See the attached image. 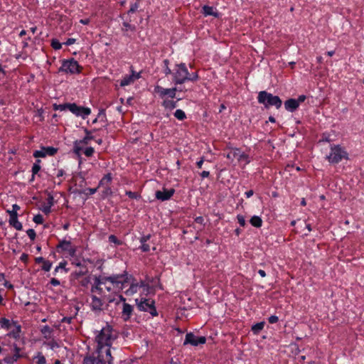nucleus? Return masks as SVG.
I'll use <instances>...</instances> for the list:
<instances>
[{"instance_id": "nucleus-6", "label": "nucleus", "mask_w": 364, "mask_h": 364, "mask_svg": "<svg viewBox=\"0 0 364 364\" xmlns=\"http://www.w3.org/2000/svg\"><path fill=\"white\" fill-rule=\"evenodd\" d=\"M82 71V67L73 58L62 60L61 66L58 68V73L70 75L79 74Z\"/></svg>"}, {"instance_id": "nucleus-3", "label": "nucleus", "mask_w": 364, "mask_h": 364, "mask_svg": "<svg viewBox=\"0 0 364 364\" xmlns=\"http://www.w3.org/2000/svg\"><path fill=\"white\" fill-rule=\"evenodd\" d=\"M257 101L265 108L275 107L277 109H279L282 105V101L279 96L273 95L267 91H260L258 93Z\"/></svg>"}, {"instance_id": "nucleus-61", "label": "nucleus", "mask_w": 364, "mask_h": 364, "mask_svg": "<svg viewBox=\"0 0 364 364\" xmlns=\"http://www.w3.org/2000/svg\"><path fill=\"white\" fill-rule=\"evenodd\" d=\"M87 272V269L86 267H82V268H80L78 272H77V276H83L86 274Z\"/></svg>"}, {"instance_id": "nucleus-62", "label": "nucleus", "mask_w": 364, "mask_h": 364, "mask_svg": "<svg viewBox=\"0 0 364 364\" xmlns=\"http://www.w3.org/2000/svg\"><path fill=\"white\" fill-rule=\"evenodd\" d=\"M150 238H151V235L149 234V235H144V236L141 237L139 239V241L141 243L147 242V241H149L150 240Z\"/></svg>"}, {"instance_id": "nucleus-50", "label": "nucleus", "mask_w": 364, "mask_h": 364, "mask_svg": "<svg viewBox=\"0 0 364 364\" xmlns=\"http://www.w3.org/2000/svg\"><path fill=\"white\" fill-rule=\"evenodd\" d=\"M33 220L36 224H42L43 223V218L41 214H38L33 217Z\"/></svg>"}, {"instance_id": "nucleus-8", "label": "nucleus", "mask_w": 364, "mask_h": 364, "mask_svg": "<svg viewBox=\"0 0 364 364\" xmlns=\"http://www.w3.org/2000/svg\"><path fill=\"white\" fill-rule=\"evenodd\" d=\"M137 308L141 311L149 312L153 317L158 316V312L155 307V301L151 299L141 298L139 301L136 299Z\"/></svg>"}, {"instance_id": "nucleus-34", "label": "nucleus", "mask_w": 364, "mask_h": 364, "mask_svg": "<svg viewBox=\"0 0 364 364\" xmlns=\"http://www.w3.org/2000/svg\"><path fill=\"white\" fill-rule=\"evenodd\" d=\"M41 332L46 339H48L50 338L53 329L49 326L46 325L41 328Z\"/></svg>"}, {"instance_id": "nucleus-25", "label": "nucleus", "mask_w": 364, "mask_h": 364, "mask_svg": "<svg viewBox=\"0 0 364 364\" xmlns=\"http://www.w3.org/2000/svg\"><path fill=\"white\" fill-rule=\"evenodd\" d=\"M112 181V174L111 173H108L105 174L100 181L97 188H104L110 186V184Z\"/></svg>"}, {"instance_id": "nucleus-15", "label": "nucleus", "mask_w": 364, "mask_h": 364, "mask_svg": "<svg viewBox=\"0 0 364 364\" xmlns=\"http://www.w3.org/2000/svg\"><path fill=\"white\" fill-rule=\"evenodd\" d=\"M141 77V72L136 73L131 67V74L124 75L120 81V86L125 87L132 84L136 80Z\"/></svg>"}, {"instance_id": "nucleus-28", "label": "nucleus", "mask_w": 364, "mask_h": 364, "mask_svg": "<svg viewBox=\"0 0 364 364\" xmlns=\"http://www.w3.org/2000/svg\"><path fill=\"white\" fill-rule=\"evenodd\" d=\"M82 144L80 143L79 140H76L73 143V153L77 155L78 157L81 156L82 151L83 150Z\"/></svg>"}, {"instance_id": "nucleus-35", "label": "nucleus", "mask_w": 364, "mask_h": 364, "mask_svg": "<svg viewBox=\"0 0 364 364\" xmlns=\"http://www.w3.org/2000/svg\"><path fill=\"white\" fill-rule=\"evenodd\" d=\"M162 68H163V73H164V75L166 76L171 75L173 70H171L169 68V60L168 59H165L163 60Z\"/></svg>"}, {"instance_id": "nucleus-46", "label": "nucleus", "mask_w": 364, "mask_h": 364, "mask_svg": "<svg viewBox=\"0 0 364 364\" xmlns=\"http://www.w3.org/2000/svg\"><path fill=\"white\" fill-rule=\"evenodd\" d=\"M98 120L101 121V122H105L107 121V116H106V113H105V110L102 109L100 110L98 114Z\"/></svg>"}, {"instance_id": "nucleus-37", "label": "nucleus", "mask_w": 364, "mask_h": 364, "mask_svg": "<svg viewBox=\"0 0 364 364\" xmlns=\"http://www.w3.org/2000/svg\"><path fill=\"white\" fill-rule=\"evenodd\" d=\"M71 105V103H64V104H54L53 105V108L54 110H60V111H64L66 109L69 110V106Z\"/></svg>"}, {"instance_id": "nucleus-13", "label": "nucleus", "mask_w": 364, "mask_h": 364, "mask_svg": "<svg viewBox=\"0 0 364 364\" xmlns=\"http://www.w3.org/2000/svg\"><path fill=\"white\" fill-rule=\"evenodd\" d=\"M69 111L76 117H80L85 119L90 114L91 109L77 105L76 103H71L69 106Z\"/></svg>"}, {"instance_id": "nucleus-27", "label": "nucleus", "mask_w": 364, "mask_h": 364, "mask_svg": "<svg viewBox=\"0 0 364 364\" xmlns=\"http://www.w3.org/2000/svg\"><path fill=\"white\" fill-rule=\"evenodd\" d=\"M181 99H178L176 101H174L173 100H168L165 99L162 103L161 105L164 107L165 109L172 110L175 109L178 106V101Z\"/></svg>"}, {"instance_id": "nucleus-18", "label": "nucleus", "mask_w": 364, "mask_h": 364, "mask_svg": "<svg viewBox=\"0 0 364 364\" xmlns=\"http://www.w3.org/2000/svg\"><path fill=\"white\" fill-rule=\"evenodd\" d=\"M134 308L132 305L127 303H123V308L122 311V318L124 321H128L130 320L132 314H133Z\"/></svg>"}, {"instance_id": "nucleus-19", "label": "nucleus", "mask_w": 364, "mask_h": 364, "mask_svg": "<svg viewBox=\"0 0 364 364\" xmlns=\"http://www.w3.org/2000/svg\"><path fill=\"white\" fill-rule=\"evenodd\" d=\"M21 326L16 322V324L14 325L11 329L9 330V332L7 333V336L9 338H12L15 340H18L21 338L22 330Z\"/></svg>"}, {"instance_id": "nucleus-29", "label": "nucleus", "mask_w": 364, "mask_h": 364, "mask_svg": "<svg viewBox=\"0 0 364 364\" xmlns=\"http://www.w3.org/2000/svg\"><path fill=\"white\" fill-rule=\"evenodd\" d=\"M9 225L17 230H21L23 225L18 220V217H11L9 220Z\"/></svg>"}, {"instance_id": "nucleus-40", "label": "nucleus", "mask_w": 364, "mask_h": 364, "mask_svg": "<svg viewBox=\"0 0 364 364\" xmlns=\"http://www.w3.org/2000/svg\"><path fill=\"white\" fill-rule=\"evenodd\" d=\"M98 188H87L83 191H80V193L85 194L87 197L95 194L97 191Z\"/></svg>"}, {"instance_id": "nucleus-21", "label": "nucleus", "mask_w": 364, "mask_h": 364, "mask_svg": "<svg viewBox=\"0 0 364 364\" xmlns=\"http://www.w3.org/2000/svg\"><path fill=\"white\" fill-rule=\"evenodd\" d=\"M92 301L90 304L91 309L92 311H101L102 309L103 301L102 300L97 297L96 294H92L91 296Z\"/></svg>"}, {"instance_id": "nucleus-47", "label": "nucleus", "mask_w": 364, "mask_h": 364, "mask_svg": "<svg viewBox=\"0 0 364 364\" xmlns=\"http://www.w3.org/2000/svg\"><path fill=\"white\" fill-rule=\"evenodd\" d=\"M51 267H52V263L48 260H46L43 263L42 269L44 270L45 272H48L50 270Z\"/></svg>"}, {"instance_id": "nucleus-9", "label": "nucleus", "mask_w": 364, "mask_h": 364, "mask_svg": "<svg viewBox=\"0 0 364 364\" xmlns=\"http://www.w3.org/2000/svg\"><path fill=\"white\" fill-rule=\"evenodd\" d=\"M27 355L23 351V349L16 343L13 345V355H7L4 358V362L6 364H14L18 359L25 358Z\"/></svg>"}, {"instance_id": "nucleus-39", "label": "nucleus", "mask_w": 364, "mask_h": 364, "mask_svg": "<svg viewBox=\"0 0 364 364\" xmlns=\"http://www.w3.org/2000/svg\"><path fill=\"white\" fill-rule=\"evenodd\" d=\"M240 153V149L235 148V149H233L230 153H228L226 155V157L229 159L233 160L235 158L238 156Z\"/></svg>"}, {"instance_id": "nucleus-45", "label": "nucleus", "mask_w": 364, "mask_h": 364, "mask_svg": "<svg viewBox=\"0 0 364 364\" xmlns=\"http://www.w3.org/2000/svg\"><path fill=\"white\" fill-rule=\"evenodd\" d=\"M33 156L35 157V158H44L46 157V154L44 152V150L41 147V150H36L34 151L33 154Z\"/></svg>"}, {"instance_id": "nucleus-5", "label": "nucleus", "mask_w": 364, "mask_h": 364, "mask_svg": "<svg viewBox=\"0 0 364 364\" xmlns=\"http://www.w3.org/2000/svg\"><path fill=\"white\" fill-rule=\"evenodd\" d=\"M188 68L184 63H176L172 70V82L174 85H182L186 82Z\"/></svg>"}, {"instance_id": "nucleus-10", "label": "nucleus", "mask_w": 364, "mask_h": 364, "mask_svg": "<svg viewBox=\"0 0 364 364\" xmlns=\"http://www.w3.org/2000/svg\"><path fill=\"white\" fill-rule=\"evenodd\" d=\"M56 250L58 253L67 252L70 257H73L76 255L77 247L70 241L60 240L56 246Z\"/></svg>"}, {"instance_id": "nucleus-32", "label": "nucleus", "mask_w": 364, "mask_h": 364, "mask_svg": "<svg viewBox=\"0 0 364 364\" xmlns=\"http://www.w3.org/2000/svg\"><path fill=\"white\" fill-rule=\"evenodd\" d=\"M264 325H265L264 321H261V322L254 324L251 328V330H252L253 334L258 335L259 333V332L264 328Z\"/></svg>"}, {"instance_id": "nucleus-57", "label": "nucleus", "mask_w": 364, "mask_h": 364, "mask_svg": "<svg viewBox=\"0 0 364 364\" xmlns=\"http://www.w3.org/2000/svg\"><path fill=\"white\" fill-rule=\"evenodd\" d=\"M279 321V317L275 315H272L268 318V321L269 323L273 324L277 323Z\"/></svg>"}, {"instance_id": "nucleus-53", "label": "nucleus", "mask_w": 364, "mask_h": 364, "mask_svg": "<svg viewBox=\"0 0 364 364\" xmlns=\"http://www.w3.org/2000/svg\"><path fill=\"white\" fill-rule=\"evenodd\" d=\"M109 242H112V243H114V244L118 245L121 244V242L114 235H110L109 236Z\"/></svg>"}, {"instance_id": "nucleus-1", "label": "nucleus", "mask_w": 364, "mask_h": 364, "mask_svg": "<svg viewBox=\"0 0 364 364\" xmlns=\"http://www.w3.org/2000/svg\"><path fill=\"white\" fill-rule=\"evenodd\" d=\"M109 277H117V280L119 284L116 285L111 282H107L106 285H103L104 289L107 292L119 293L127 285V283L130 282L132 274H129L127 271H124L122 274H112Z\"/></svg>"}, {"instance_id": "nucleus-55", "label": "nucleus", "mask_w": 364, "mask_h": 364, "mask_svg": "<svg viewBox=\"0 0 364 364\" xmlns=\"http://www.w3.org/2000/svg\"><path fill=\"white\" fill-rule=\"evenodd\" d=\"M90 283V278L89 277H85L80 281L81 286L84 287H87V285Z\"/></svg>"}, {"instance_id": "nucleus-51", "label": "nucleus", "mask_w": 364, "mask_h": 364, "mask_svg": "<svg viewBox=\"0 0 364 364\" xmlns=\"http://www.w3.org/2000/svg\"><path fill=\"white\" fill-rule=\"evenodd\" d=\"M141 246L139 247V249L143 252H148L150 251V246L147 243V242H144V243H141Z\"/></svg>"}, {"instance_id": "nucleus-58", "label": "nucleus", "mask_w": 364, "mask_h": 364, "mask_svg": "<svg viewBox=\"0 0 364 364\" xmlns=\"http://www.w3.org/2000/svg\"><path fill=\"white\" fill-rule=\"evenodd\" d=\"M237 159L239 161H246L247 163H249V161L247 160L248 156L247 154H245V153H240V154L238 155Z\"/></svg>"}, {"instance_id": "nucleus-24", "label": "nucleus", "mask_w": 364, "mask_h": 364, "mask_svg": "<svg viewBox=\"0 0 364 364\" xmlns=\"http://www.w3.org/2000/svg\"><path fill=\"white\" fill-rule=\"evenodd\" d=\"M202 14L204 16H212L215 18L219 17V13L217 11H214V8L213 6H210L208 5H204L202 7Z\"/></svg>"}, {"instance_id": "nucleus-14", "label": "nucleus", "mask_w": 364, "mask_h": 364, "mask_svg": "<svg viewBox=\"0 0 364 364\" xmlns=\"http://www.w3.org/2000/svg\"><path fill=\"white\" fill-rule=\"evenodd\" d=\"M206 338L205 336L196 337L193 333H187L183 345L191 344L193 346H198L200 344H205Z\"/></svg>"}, {"instance_id": "nucleus-43", "label": "nucleus", "mask_w": 364, "mask_h": 364, "mask_svg": "<svg viewBox=\"0 0 364 364\" xmlns=\"http://www.w3.org/2000/svg\"><path fill=\"white\" fill-rule=\"evenodd\" d=\"M125 194L132 199H139L141 196L137 192H132L131 191H126Z\"/></svg>"}, {"instance_id": "nucleus-2", "label": "nucleus", "mask_w": 364, "mask_h": 364, "mask_svg": "<svg viewBox=\"0 0 364 364\" xmlns=\"http://www.w3.org/2000/svg\"><path fill=\"white\" fill-rule=\"evenodd\" d=\"M117 277H106L102 275L99 276H95L94 277V282L92 284L91 287V292L93 294H97L100 296H102L105 294V290L103 285H106L107 284V282H111L112 283L117 285L119 284V282L117 280Z\"/></svg>"}, {"instance_id": "nucleus-54", "label": "nucleus", "mask_w": 364, "mask_h": 364, "mask_svg": "<svg viewBox=\"0 0 364 364\" xmlns=\"http://www.w3.org/2000/svg\"><path fill=\"white\" fill-rule=\"evenodd\" d=\"M26 233L28 236V237L31 240H34L36 237V232L33 229H28L27 231H26Z\"/></svg>"}, {"instance_id": "nucleus-4", "label": "nucleus", "mask_w": 364, "mask_h": 364, "mask_svg": "<svg viewBox=\"0 0 364 364\" xmlns=\"http://www.w3.org/2000/svg\"><path fill=\"white\" fill-rule=\"evenodd\" d=\"M113 336L112 328L111 326L107 325L102 328L99 334L96 337L97 343V348H101L103 351V346H111L112 341L115 339Z\"/></svg>"}, {"instance_id": "nucleus-33", "label": "nucleus", "mask_w": 364, "mask_h": 364, "mask_svg": "<svg viewBox=\"0 0 364 364\" xmlns=\"http://www.w3.org/2000/svg\"><path fill=\"white\" fill-rule=\"evenodd\" d=\"M250 224L255 228H261L262 225V220L260 217L257 215H254L250 218Z\"/></svg>"}, {"instance_id": "nucleus-60", "label": "nucleus", "mask_w": 364, "mask_h": 364, "mask_svg": "<svg viewBox=\"0 0 364 364\" xmlns=\"http://www.w3.org/2000/svg\"><path fill=\"white\" fill-rule=\"evenodd\" d=\"M41 210L46 214L48 215L51 212V206L46 205L42 208Z\"/></svg>"}, {"instance_id": "nucleus-59", "label": "nucleus", "mask_w": 364, "mask_h": 364, "mask_svg": "<svg viewBox=\"0 0 364 364\" xmlns=\"http://www.w3.org/2000/svg\"><path fill=\"white\" fill-rule=\"evenodd\" d=\"M47 205L50 206H53L54 205V198L51 194H48V196L46 199Z\"/></svg>"}, {"instance_id": "nucleus-64", "label": "nucleus", "mask_w": 364, "mask_h": 364, "mask_svg": "<svg viewBox=\"0 0 364 364\" xmlns=\"http://www.w3.org/2000/svg\"><path fill=\"white\" fill-rule=\"evenodd\" d=\"M73 318L71 317V316H64L62 319H61V323H70L73 321Z\"/></svg>"}, {"instance_id": "nucleus-7", "label": "nucleus", "mask_w": 364, "mask_h": 364, "mask_svg": "<svg viewBox=\"0 0 364 364\" xmlns=\"http://www.w3.org/2000/svg\"><path fill=\"white\" fill-rule=\"evenodd\" d=\"M326 159L329 163L336 164L343 159H348V153L340 145H333L331 146L330 154Z\"/></svg>"}, {"instance_id": "nucleus-52", "label": "nucleus", "mask_w": 364, "mask_h": 364, "mask_svg": "<svg viewBox=\"0 0 364 364\" xmlns=\"http://www.w3.org/2000/svg\"><path fill=\"white\" fill-rule=\"evenodd\" d=\"M237 222L238 223L242 226V227H245L246 225V221H245V218L243 215H237Z\"/></svg>"}, {"instance_id": "nucleus-48", "label": "nucleus", "mask_w": 364, "mask_h": 364, "mask_svg": "<svg viewBox=\"0 0 364 364\" xmlns=\"http://www.w3.org/2000/svg\"><path fill=\"white\" fill-rule=\"evenodd\" d=\"M139 7V3L135 2L134 4H132L129 9L128 11V14L135 13L137 11Z\"/></svg>"}, {"instance_id": "nucleus-49", "label": "nucleus", "mask_w": 364, "mask_h": 364, "mask_svg": "<svg viewBox=\"0 0 364 364\" xmlns=\"http://www.w3.org/2000/svg\"><path fill=\"white\" fill-rule=\"evenodd\" d=\"M95 153V149L92 147H87L84 150V154L87 157H91Z\"/></svg>"}, {"instance_id": "nucleus-16", "label": "nucleus", "mask_w": 364, "mask_h": 364, "mask_svg": "<svg viewBox=\"0 0 364 364\" xmlns=\"http://www.w3.org/2000/svg\"><path fill=\"white\" fill-rule=\"evenodd\" d=\"M120 18L124 20L122 22V31L123 32V35L127 37H131L130 32H135L136 27L134 24H131L127 19H125V14H122L120 16Z\"/></svg>"}, {"instance_id": "nucleus-12", "label": "nucleus", "mask_w": 364, "mask_h": 364, "mask_svg": "<svg viewBox=\"0 0 364 364\" xmlns=\"http://www.w3.org/2000/svg\"><path fill=\"white\" fill-rule=\"evenodd\" d=\"M177 91H182V90L181 88H178L176 85L174 87L171 88H164L160 85H156L154 87V92L158 94L161 98L168 96V97L173 99L176 97Z\"/></svg>"}, {"instance_id": "nucleus-17", "label": "nucleus", "mask_w": 364, "mask_h": 364, "mask_svg": "<svg viewBox=\"0 0 364 364\" xmlns=\"http://www.w3.org/2000/svg\"><path fill=\"white\" fill-rule=\"evenodd\" d=\"M175 190L173 188H164L163 191H156L155 197L161 201H165L169 200L173 196Z\"/></svg>"}, {"instance_id": "nucleus-30", "label": "nucleus", "mask_w": 364, "mask_h": 364, "mask_svg": "<svg viewBox=\"0 0 364 364\" xmlns=\"http://www.w3.org/2000/svg\"><path fill=\"white\" fill-rule=\"evenodd\" d=\"M86 135L85 136L79 140L80 141V143L82 144L83 145H87L90 142V141L91 140H93L94 139V136L91 134V131L88 130L87 129H84Z\"/></svg>"}, {"instance_id": "nucleus-23", "label": "nucleus", "mask_w": 364, "mask_h": 364, "mask_svg": "<svg viewBox=\"0 0 364 364\" xmlns=\"http://www.w3.org/2000/svg\"><path fill=\"white\" fill-rule=\"evenodd\" d=\"M103 360L105 364H113V357L111 355L110 346H103Z\"/></svg>"}, {"instance_id": "nucleus-22", "label": "nucleus", "mask_w": 364, "mask_h": 364, "mask_svg": "<svg viewBox=\"0 0 364 364\" xmlns=\"http://www.w3.org/2000/svg\"><path fill=\"white\" fill-rule=\"evenodd\" d=\"M284 107L287 111L293 112L298 109V102L296 99L290 98L284 102Z\"/></svg>"}, {"instance_id": "nucleus-20", "label": "nucleus", "mask_w": 364, "mask_h": 364, "mask_svg": "<svg viewBox=\"0 0 364 364\" xmlns=\"http://www.w3.org/2000/svg\"><path fill=\"white\" fill-rule=\"evenodd\" d=\"M130 284L129 288L127 289L124 291V293L127 296H132V295H133V294H134L135 293L137 292L138 289L139 287V284L136 281V279L134 277H133L132 275V278L130 279V282H128L127 284Z\"/></svg>"}, {"instance_id": "nucleus-26", "label": "nucleus", "mask_w": 364, "mask_h": 364, "mask_svg": "<svg viewBox=\"0 0 364 364\" xmlns=\"http://www.w3.org/2000/svg\"><path fill=\"white\" fill-rule=\"evenodd\" d=\"M17 321H10L6 318H1L0 319V326L5 330H10L12 327L16 324Z\"/></svg>"}, {"instance_id": "nucleus-31", "label": "nucleus", "mask_w": 364, "mask_h": 364, "mask_svg": "<svg viewBox=\"0 0 364 364\" xmlns=\"http://www.w3.org/2000/svg\"><path fill=\"white\" fill-rule=\"evenodd\" d=\"M33 364H47V360L44 355L41 352H38L33 357Z\"/></svg>"}, {"instance_id": "nucleus-38", "label": "nucleus", "mask_w": 364, "mask_h": 364, "mask_svg": "<svg viewBox=\"0 0 364 364\" xmlns=\"http://www.w3.org/2000/svg\"><path fill=\"white\" fill-rule=\"evenodd\" d=\"M174 117L178 120L183 121L186 119V114L182 109H176L173 114Z\"/></svg>"}, {"instance_id": "nucleus-63", "label": "nucleus", "mask_w": 364, "mask_h": 364, "mask_svg": "<svg viewBox=\"0 0 364 364\" xmlns=\"http://www.w3.org/2000/svg\"><path fill=\"white\" fill-rule=\"evenodd\" d=\"M195 222L198 224L205 225L204 218L202 216H198L195 218Z\"/></svg>"}, {"instance_id": "nucleus-41", "label": "nucleus", "mask_w": 364, "mask_h": 364, "mask_svg": "<svg viewBox=\"0 0 364 364\" xmlns=\"http://www.w3.org/2000/svg\"><path fill=\"white\" fill-rule=\"evenodd\" d=\"M104 189L102 191V198H107L111 196L113 193L112 190L110 186L104 187Z\"/></svg>"}, {"instance_id": "nucleus-44", "label": "nucleus", "mask_w": 364, "mask_h": 364, "mask_svg": "<svg viewBox=\"0 0 364 364\" xmlns=\"http://www.w3.org/2000/svg\"><path fill=\"white\" fill-rule=\"evenodd\" d=\"M50 45L54 50H60L62 48V44L55 38L52 39Z\"/></svg>"}, {"instance_id": "nucleus-42", "label": "nucleus", "mask_w": 364, "mask_h": 364, "mask_svg": "<svg viewBox=\"0 0 364 364\" xmlns=\"http://www.w3.org/2000/svg\"><path fill=\"white\" fill-rule=\"evenodd\" d=\"M199 79V75L197 72L190 73L188 71V76L186 78V81L196 82Z\"/></svg>"}, {"instance_id": "nucleus-56", "label": "nucleus", "mask_w": 364, "mask_h": 364, "mask_svg": "<svg viewBox=\"0 0 364 364\" xmlns=\"http://www.w3.org/2000/svg\"><path fill=\"white\" fill-rule=\"evenodd\" d=\"M40 170H41V166L39 164H33V165L31 171H32V173H33V175H36L39 172Z\"/></svg>"}, {"instance_id": "nucleus-36", "label": "nucleus", "mask_w": 364, "mask_h": 364, "mask_svg": "<svg viewBox=\"0 0 364 364\" xmlns=\"http://www.w3.org/2000/svg\"><path fill=\"white\" fill-rule=\"evenodd\" d=\"M46 156H53L58 152V149L53 146H42Z\"/></svg>"}, {"instance_id": "nucleus-11", "label": "nucleus", "mask_w": 364, "mask_h": 364, "mask_svg": "<svg viewBox=\"0 0 364 364\" xmlns=\"http://www.w3.org/2000/svg\"><path fill=\"white\" fill-rule=\"evenodd\" d=\"M83 364H105L101 348H97L92 354H87L83 358Z\"/></svg>"}]
</instances>
